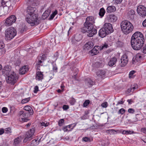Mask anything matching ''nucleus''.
<instances>
[{"label": "nucleus", "mask_w": 146, "mask_h": 146, "mask_svg": "<svg viewBox=\"0 0 146 146\" xmlns=\"http://www.w3.org/2000/svg\"><path fill=\"white\" fill-rule=\"evenodd\" d=\"M135 11L133 9H131L129 12V15H133L135 14Z\"/></svg>", "instance_id": "nucleus-57"}, {"label": "nucleus", "mask_w": 146, "mask_h": 146, "mask_svg": "<svg viewBox=\"0 0 146 146\" xmlns=\"http://www.w3.org/2000/svg\"><path fill=\"white\" fill-rule=\"evenodd\" d=\"M35 129L33 126L26 133L25 137L23 140L24 143H27L33 139V136L35 132Z\"/></svg>", "instance_id": "nucleus-6"}, {"label": "nucleus", "mask_w": 146, "mask_h": 146, "mask_svg": "<svg viewBox=\"0 0 146 146\" xmlns=\"http://www.w3.org/2000/svg\"><path fill=\"white\" fill-rule=\"evenodd\" d=\"M95 20L94 17L90 16L87 17L85 23L94 25L95 23Z\"/></svg>", "instance_id": "nucleus-20"}, {"label": "nucleus", "mask_w": 146, "mask_h": 146, "mask_svg": "<svg viewBox=\"0 0 146 146\" xmlns=\"http://www.w3.org/2000/svg\"><path fill=\"white\" fill-rule=\"evenodd\" d=\"M74 125H73V126L72 127V128H71V129H68V128L67 126L64 127L62 129L64 131H71V130H72L73 129L74 127L76 126V123H74Z\"/></svg>", "instance_id": "nucleus-30"}, {"label": "nucleus", "mask_w": 146, "mask_h": 146, "mask_svg": "<svg viewBox=\"0 0 146 146\" xmlns=\"http://www.w3.org/2000/svg\"><path fill=\"white\" fill-rule=\"evenodd\" d=\"M101 46L102 50L106 49L109 47L108 44L106 43L104 44H102Z\"/></svg>", "instance_id": "nucleus-44"}, {"label": "nucleus", "mask_w": 146, "mask_h": 146, "mask_svg": "<svg viewBox=\"0 0 146 146\" xmlns=\"http://www.w3.org/2000/svg\"><path fill=\"white\" fill-rule=\"evenodd\" d=\"M1 4L2 6L0 7V9L2 7L4 8L5 7H7L8 9H9L11 5V4L10 1H5L4 0H1ZM2 15L0 14V16H1Z\"/></svg>", "instance_id": "nucleus-17"}, {"label": "nucleus", "mask_w": 146, "mask_h": 146, "mask_svg": "<svg viewBox=\"0 0 146 146\" xmlns=\"http://www.w3.org/2000/svg\"><path fill=\"white\" fill-rule=\"evenodd\" d=\"M137 12L138 14L142 17L146 16V8L142 5H139L138 6Z\"/></svg>", "instance_id": "nucleus-10"}, {"label": "nucleus", "mask_w": 146, "mask_h": 146, "mask_svg": "<svg viewBox=\"0 0 146 146\" xmlns=\"http://www.w3.org/2000/svg\"><path fill=\"white\" fill-rule=\"evenodd\" d=\"M117 131L113 129L107 130L106 131V132L109 133L110 134H114Z\"/></svg>", "instance_id": "nucleus-39"}, {"label": "nucleus", "mask_w": 146, "mask_h": 146, "mask_svg": "<svg viewBox=\"0 0 146 146\" xmlns=\"http://www.w3.org/2000/svg\"><path fill=\"white\" fill-rule=\"evenodd\" d=\"M125 110L124 108H122L118 111V114L123 115L125 113Z\"/></svg>", "instance_id": "nucleus-40"}, {"label": "nucleus", "mask_w": 146, "mask_h": 146, "mask_svg": "<svg viewBox=\"0 0 146 146\" xmlns=\"http://www.w3.org/2000/svg\"><path fill=\"white\" fill-rule=\"evenodd\" d=\"M27 30V27L25 25L22 26L21 28H20L19 30L20 32L21 33L26 32Z\"/></svg>", "instance_id": "nucleus-33"}, {"label": "nucleus", "mask_w": 146, "mask_h": 146, "mask_svg": "<svg viewBox=\"0 0 146 146\" xmlns=\"http://www.w3.org/2000/svg\"><path fill=\"white\" fill-rule=\"evenodd\" d=\"M57 13L58 12L57 10H56L55 11L53 12L51 15L48 18V19L49 20H51L53 19L55 16L57 14Z\"/></svg>", "instance_id": "nucleus-34"}, {"label": "nucleus", "mask_w": 146, "mask_h": 146, "mask_svg": "<svg viewBox=\"0 0 146 146\" xmlns=\"http://www.w3.org/2000/svg\"><path fill=\"white\" fill-rule=\"evenodd\" d=\"M57 69L58 68L56 65L55 66H53V70L54 72H57Z\"/></svg>", "instance_id": "nucleus-62"}, {"label": "nucleus", "mask_w": 146, "mask_h": 146, "mask_svg": "<svg viewBox=\"0 0 146 146\" xmlns=\"http://www.w3.org/2000/svg\"><path fill=\"white\" fill-rule=\"evenodd\" d=\"M64 120L63 119H60L58 122V125L60 126H62L64 124Z\"/></svg>", "instance_id": "nucleus-41"}, {"label": "nucleus", "mask_w": 146, "mask_h": 146, "mask_svg": "<svg viewBox=\"0 0 146 146\" xmlns=\"http://www.w3.org/2000/svg\"><path fill=\"white\" fill-rule=\"evenodd\" d=\"M141 131L143 133L146 134V128L143 127L141 129Z\"/></svg>", "instance_id": "nucleus-63"}, {"label": "nucleus", "mask_w": 146, "mask_h": 146, "mask_svg": "<svg viewBox=\"0 0 146 146\" xmlns=\"http://www.w3.org/2000/svg\"><path fill=\"white\" fill-rule=\"evenodd\" d=\"M76 102L75 99L73 98L72 97L70 101L69 102L70 104L72 105H74Z\"/></svg>", "instance_id": "nucleus-42"}, {"label": "nucleus", "mask_w": 146, "mask_h": 146, "mask_svg": "<svg viewBox=\"0 0 146 146\" xmlns=\"http://www.w3.org/2000/svg\"><path fill=\"white\" fill-rule=\"evenodd\" d=\"M2 111L3 113H5L8 111V109L7 108L4 107L2 108Z\"/></svg>", "instance_id": "nucleus-56"}, {"label": "nucleus", "mask_w": 146, "mask_h": 146, "mask_svg": "<svg viewBox=\"0 0 146 146\" xmlns=\"http://www.w3.org/2000/svg\"><path fill=\"white\" fill-rule=\"evenodd\" d=\"M30 99V98L29 97L23 99L21 101V103L24 104L28 102L29 101Z\"/></svg>", "instance_id": "nucleus-38"}, {"label": "nucleus", "mask_w": 146, "mask_h": 146, "mask_svg": "<svg viewBox=\"0 0 146 146\" xmlns=\"http://www.w3.org/2000/svg\"><path fill=\"white\" fill-rule=\"evenodd\" d=\"M82 141L85 142H90L91 141L90 139L87 137H83L82 140Z\"/></svg>", "instance_id": "nucleus-37"}, {"label": "nucleus", "mask_w": 146, "mask_h": 146, "mask_svg": "<svg viewBox=\"0 0 146 146\" xmlns=\"http://www.w3.org/2000/svg\"><path fill=\"white\" fill-rule=\"evenodd\" d=\"M90 101L89 100H86L83 104V106L86 107L87 106L90 104Z\"/></svg>", "instance_id": "nucleus-43"}, {"label": "nucleus", "mask_w": 146, "mask_h": 146, "mask_svg": "<svg viewBox=\"0 0 146 146\" xmlns=\"http://www.w3.org/2000/svg\"><path fill=\"white\" fill-rule=\"evenodd\" d=\"M122 1L123 0H113V1L114 3L118 4L121 3Z\"/></svg>", "instance_id": "nucleus-51"}, {"label": "nucleus", "mask_w": 146, "mask_h": 146, "mask_svg": "<svg viewBox=\"0 0 146 146\" xmlns=\"http://www.w3.org/2000/svg\"><path fill=\"white\" fill-rule=\"evenodd\" d=\"M142 25L143 27H146V19L143 21Z\"/></svg>", "instance_id": "nucleus-64"}, {"label": "nucleus", "mask_w": 146, "mask_h": 146, "mask_svg": "<svg viewBox=\"0 0 146 146\" xmlns=\"http://www.w3.org/2000/svg\"><path fill=\"white\" fill-rule=\"evenodd\" d=\"M2 70V73L7 75H9L12 72H13L11 71V67L8 65L5 66Z\"/></svg>", "instance_id": "nucleus-14"}, {"label": "nucleus", "mask_w": 146, "mask_h": 146, "mask_svg": "<svg viewBox=\"0 0 146 146\" xmlns=\"http://www.w3.org/2000/svg\"><path fill=\"white\" fill-rule=\"evenodd\" d=\"M16 19L15 15H11L6 19L4 24L6 26H10L15 23Z\"/></svg>", "instance_id": "nucleus-9"}, {"label": "nucleus", "mask_w": 146, "mask_h": 146, "mask_svg": "<svg viewBox=\"0 0 146 146\" xmlns=\"http://www.w3.org/2000/svg\"><path fill=\"white\" fill-rule=\"evenodd\" d=\"M82 36L80 34H77L75 35L74 37L72 38L71 42L73 44L77 46L78 43L82 39Z\"/></svg>", "instance_id": "nucleus-11"}, {"label": "nucleus", "mask_w": 146, "mask_h": 146, "mask_svg": "<svg viewBox=\"0 0 146 146\" xmlns=\"http://www.w3.org/2000/svg\"><path fill=\"white\" fill-rule=\"evenodd\" d=\"M105 12V10L103 8H102L100 9L99 15L100 18H102L104 16Z\"/></svg>", "instance_id": "nucleus-29"}, {"label": "nucleus", "mask_w": 146, "mask_h": 146, "mask_svg": "<svg viewBox=\"0 0 146 146\" xmlns=\"http://www.w3.org/2000/svg\"><path fill=\"white\" fill-rule=\"evenodd\" d=\"M117 61V59L115 57H113L109 59L108 62V65L110 67H112L115 65Z\"/></svg>", "instance_id": "nucleus-19"}, {"label": "nucleus", "mask_w": 146, "mask_h": 146, "mask_svg": "<svg viewBox=\"0 0 146 146\" xmlns=\"http://www.w3.org/2000/svg\"><path fill=\"white\" fill-rule=\"evenodd\" d=\"M58 56V52H56L55 54H54L53 57L54 58H56V60Z\"/></svg>", "instance_id": "nucleus-60"}, {"label": "nucleus", "mask_w": 146, "mask_h": 146, "mask_svg": "<svg viewBox=\"0 0 146 146\" xmlns=\"http://www.w3.org/2000/svg\"><path fill=\"white\" fill-rule=\"evenodd\" d=\"M94 66L97 68L102 67L103 66V65L102 63L97 62L95 63Z\"/></svg>", "instance_id": "nucleus-35"}, {"label": "nucleus", "mask_w": 146, "mask_h": 146, "mask_svg": "<svg viewBox=\"0 0 146 146\" xmlns=\"http://www.w3.org/2000/svg\"><path fill=\"white\" fill-rule=\"evenodd\" d=\"M94 46V43L92 41H88L84 45V47L86 49L89 50L92 48Z\"/></svg>", "instance_id": "nucleus-22"}, {"label": "nucleus", "mask_w": 146, "mask_h": 146, "mask_svg": "<svg viewBox=\"0 0 146 146\" xmlns=\"http://www.w3.org/2000/svg\"><path fill=\"white\" fill-rule=\"evenodd\" d=\"M106 72L103 70H100L97 72V75L98 76H101L103 77L105 76Z\"/></svg>", "instance_id": "nucleus-27"}, {"label": "nucleus", "mask_w": 146, "mask_h": 146, "mask_svg": "<svg viewBox=\"0 0 146 146\" xmlns=\"http://www.w3.org/2000/svg\"><path fill=\"white\" fill-rule=\"evenodd\" d=\"M24 110L26 111L25 112L29 113L31 114H33V111L32 108L29 106H26L24 107Z\"/></svg>", "instance_id": "nucleus-25"}, {"label": "nucleus", "mask_w": 146, "mask_h": 146, "mask_svg": "<svg viewBox=\"0 0 146 146\" xmlns=\"http://www.w3.org/2000/svg\"><path fill=\"white\" fill-rule=\"evenodd\" d=\"M50 10L49 9L46 10L42 15V19L43 20H44L47 18L50 15Z\"/></svg>", "instance_id": "nucleus-24"}, {"label": "nucleus", "mask_w": 146, "mask_h": 146, "mask_svg": "<svg viewBox=\"0 0 146 146\" xmlns=\"http://www.w3.org/2000/svg\"><path fill=\"white\" fill-rule=\"evenodd\" d=\"M101 106L102 107L106 108L108 106V103L107 102H105L102 104Z\"/></svg>", "instance_id": "nucleus-54"}, {"label": "nucleus", "mask_w": 146, "mask_h": 146, "mask_svg": "<svg viewBox=\"0 0 146 146\" xmlns=\"http://www.w3.org/2000/svg\"><path fill=\"white\" fill-rule=\"evenodd\" d=\"M94 47L97 50H98V51L99 50H102L101 45L100 46H96Z\"/></svg>", "instance_id": "nucleus-50"}, {"label": "nucleus", "mask_w": 146, "mask_h": 146, "mask_svg": "<svg viewBox=\"0 0 146 146\" xmlns=\"http://www.w3.org/2000/svg\"><path fill=\"white\" fill-rule=\"evenodd\" d=\"M29 68L27 66H24L21 67L19 70V74H25L29 70Z\"/></svg>", "instance_id": "nucleus-18"}, {"label": "nucleus", "mask_w": 146, "mask_h": 146, "mask_svg": "<svg viewBox=\"0 0 146 146\" xmlns=\"http://www.w3.org/2000/svg\"><path fill=\"white\" fill-rule=\"evenodd\" d=\"M69 108V106L68 105H64L62 106V108L64 110H66Z\"/></svg>", "instance_id": "nucleus-55"}, {"label": "nucleus", "mask_w": 146, "mask_h": 146, "mask_svg": "<svg viewBox=\"0 0 146 146\" xmlns=\"http://www.w3.org/2000/svg\"><path fill=\"white\" fill-rule=\"evenodd\" d=\"M103 28H105V31H106L109 34L112 33L114 31L112 25L109 23H105Z\"/></svg>", "instance_id": "nucleus-12"}, {"label": "nucleus", "mask_w": 146, "mask_h": 146, "mask_svg": "<svg viewBox=\"0 0 146 146\" xmlns=\"http://www.w3.org/2000/svg\"><path fill=\"white\" fill-rule=\"evenodd\" d=\"M5 133H11V129L10 128H7L5 129Z\"/></svg>", "instance_id": "nucleus-53"}, {"label": "nucleus", "mask_w": 146, "mask_h": 146, "mask_svg": "<svg viewBox=\"0 0 146 146\" xmlns=\"http://www.w3.org/2000/svg\"><path fill=\"white\" fill-rule=\"evenodd\" d=\"M17 31L13 27H11L7 29L5 32V39L7 40H11L16 35Z\"/></svg>", "instance_id": "nucleus-5"}, {"label": "nucleus", "mask_w": 146, "mask_h": 146, "mask_svg": "<svg viewBox=\"0 0 146 146\" xmlns=\"http://www.w3.org/2000/svg\"><path fill=\"white\" fill-rule=\"evenodd\" d=\"M131 131L128 130H124L122 132V133L123 134H131L132 133L131 132Z\"/></svg>", "instance_id": "nucleus-45"}, {"label": "nucleus", "mask_w": 146, "mask_h": 146, "mask_svg": "<svg viewBox=\"0 0 146 146\" xmlns=\"http://www.w3.org/2000/svg\"><path fill=\"white\" fill-rule=\"evenodd\" d=\"M144 41L145 39L143 34L137 31L131 37V45L134 50H139L143 47Z\"/></svg>", "instance_id": "nucleus-2"}, {"label": "nucleus", "mask_w": 146, "mask_h": 146, "mask_svg": "<svg viewBox=\"0 0 146 146\" xmlns=\"http://www.w3.org/2000/svg\"><path fill=\"white\" fill-rule=\"evenodd\" d=\"M21 142V137H18L14 139L13 144L15 146H17L19 145Z\"/></svg>", "instance_id": "nucleus-26"}, {"label": "nucleus", "mask_w": 146, "mask_h": 146, "mask_svg": "<svg viewBox=\"0 0 146 146\" xmlns=\"http://www.w3.org/2000/svg\"><path fill=\"white\" fill-rule=\"evenodd\" d=\"M46 57L44 54H43L42 56L39 57L38 58L40 60H42L43 62L44 60L46 59Z\"/></svg>", "instance_id": "nucleus-49"}, {"label": "nucleus", "mask_w": 146, "mask_h": 146, "mask_svg": "<svg viewBox=\"0 0 146 146\" xmlns=\"http://www.w3.org/2000/svg\"><path fill=\"white\" fill-rule=\"evenodd\" d=\"M135 111V110L132 108H129L128 110V112L129 113H133Z\"/></svg>", "instance_id": "nucleus-52"}, {"label": "nucleus", "mask_w": 146, "mask_h": 146, "mask_svg": "<svg viewBox=\"0 0 146 146\" xmlns=\"http://www.w3.org/2000/svg\"><path fill=\"white\" fill-rule=\"evenodd\" d=\"M33 114H31L29 113L25 112L23 111H20L18 115L21 121L23 122H27L30 120L29 118Z\"/></svg>", "instance_id": "nucleus-7"}, {"label": "nucleus", "mask_w": 146, "mask_h": 146, "mask_svg": "<svg viewBox=\"0 0 146 146\" xmlns=\"http://www.w3.org/2000/svg\"><path fill=\"white\" fill-rule=\"evenodd\" d=\"M90 52L91 53V54L92 56H93L99 53V52L94 47L90 51Z\"/></svg>", "instance_id": "nucleus-31"}, {"label": "nucleus", "mask_w": 146, "mask_h": 146, "mask_svg": "<svg viewBox=\"0 0 146 146\" xmlns=\"http://www.w3.org/2000/svg\"><path fill=\"white\" fill-rule=\"evenodd\" d=\"M120 63H119L120 66L121 67H124L125 66L128 62V60L127 56L126 54H123L121 59Z\"/></svg>", "instance_id": "nucleus-13"}, {"label": "nucleus", "mask_w": 146, "mask_h": 146, "mask_svg": "<svg viewBox=\"0 0 146 146\" xmlns=\"http://www.w3.org/2000/svg\"><path fill=\"white\" fill-rule=\"evenodd\" d=\"M5 46L3 42H0V49L3 48Z\"/></svg>", "instance_id": "nucleus-61"}, {"label": "nucleus", "mask_w": 146, "mask_h": 146, "mask_svg": "<svg viewBox=\"0 0 146 146\" xmlns=\"http://www.w3.org/2000/svg\"><path fill=\"white\" fill-rule=\"evenodd\" d=\"M138 56H136L135 58L133 57L132 60V62L133 64H134L136 62H137V60L136 59L137 57Z\"/></svg>", "instance_id": "nucleus-58"}, {"label": "nucleus", "mask_w": 146, "mask_h": 146, "mask_svg": "<svg viewBox=\"0 0 146 146\" xmlns=\"http://www.w3.org/2000/svg\"><path fill=\"white\" fill-rule=\"evenodd\" d=\"M115 7L112 6H108L106 9L107 12L108 13H111L115 11Z\"/></svg>", "instance_id": "nucleus-28"}, {"label": "nucleus", "mask_w": 146, "mask_h": 146, "mask_svg": "<svg viewBox=\"0 0 146 146\" xmlns=\"http://www.w3.org/2000/svg\"><path fill=\"white\" fill-rule=\"evenodd\" d=\"M120 26L123 33L125 35H127L133 30L134 27L129 21L125 20L123 21L120 24Z\"/></svg>", "instance_id": "nucleus-4"}, {"label": "nucleus", "mask_w": 146, "mask_h": 146, "mask_svg": "<svg viewBox=\"0 0 146 146\" xmlns=\"http://www.w3.org/2000/svg\"><path fill=\"white\" fill-rule=\"evenodd\" d=\"M135 72V71L132 70L129 72V78H133V75Z\"/></svg>", "instance_id": "nucleus-46"}, {"label": "nucleus", "mask_w": 146, "mask_h": 146, "mask_svg": "<svg viewBox=\"0 0 146 146\" xmlns=\"http://www.w3.org/2000/svg\"><path fill=\"white\" fill-rule=\"evenodd\" d=\"M105 28L103 27L101 28L99 31V35L101 38H104L109 34L105 31Z\"/></svg>", "instance_id": "nucleus-16"}, {"label": "nucleus", "mask_w": 146, "mask_h": 146, "mask_svg": "<svg viewBox=\"0 0 146 146\" xmlns=\"http://www.w3.org/2000/svg\"><path fill=\"white\" fill-rule=\"evenodd\" d=\"M21 63V61L19 59L17 60L15 63V65L16 66H19Z\"/></svg>", "instance_id": "nucleus-48"}, {"label": "nucleus", "mask_w": 146, "mask_h": 146, "mask_svg": "<svg viewBox=\"0 0 146 146\" xmlns=\"http://www.w3.org/2000/svg\"><path fill=\"white\" fill-rule=\"evenodd\" d=\"M28 7L26 11L25 20L27 22L31 24L32 26L38 25L40 23V18L38 17V15L35 7L36 3L34 0H29L27 3Z\"/></svg>", "instance_id": "nucleus-1"}, {"label": "nucleus", "mask_w": 146, "mask_h": 146, "mask_svg": "<svg viewBox=\"0 0 146 146\" xmlns=\"http://www.w3.org/2000/svg\"><path fill=\"white\" fill-rule=\"evenodd\" d=\"M34 92L35 93H36L38 90V88L37 86H35L34 88Z\"/></svg>", "instance_id": "nucleus-59"}, {"label": "nucleus", "mask_w": 146, "mask_h": 146, "mask_svg": "<svg viewBox=\"0 0 146 146\" xmlns=\"http://www.w3.org/2000/svg\"><path fill=\"white\" fill-rule=\"evenodd\" d=\"M108 20L109 22L114 23L117 21V18L116 16L113 14H111L108 16Z\"/></svg>", "instance_id": "nucleus-15"}, {"label": "nucleus", "mask_w": 146, "mask_h": 146, "mask_svg": "<svg viewBox=\"0 0 146 146\" xmlns=\"http://www.w3.org/2000/svg\"><path fill=\"white\" fill-rule=\"evenodd\" d=\"M117 46L122 47L123 46V42L121 40H118L116 43Z\"/></svg>", "instance_id": "nucleus-36"}, {"label": "nucleus", "mask_w": 146, "mask_h": 146, "mask_svg": "<svg viewBox=\"0 0 146 146\" xmlns=\"http://www.w3.org/2000/svg\"><path fill=\"white\" fill-rule=\"evenodd\" d=\"M85 82L89 87H91L94 84V83L93 80L90 78L86 79Z\"/></svg>", "instance_id": "nucleus-23"}, {"label": "nucleus", "mask_w": 146, "mask_h": 146, "mask_svg": "<svg viewBox=\"0 0 146 146\" xmlns=\"http://www.w3.org/2000/svg\"><path fill=\"white\" fill-rule=\"evenodd\" d=\"M40 124L42 126H44L45 127H46L49 125V122L45 123L44 122H42L40 123Z\"/></svg>", "instance_id": "nucleus-47"}, {"label": "nucleus", "mask_w": 146, "mask_h": 146, "mask_svg": "<svg viewBox=\"0 0 146 146\" xmlns=\"http://www.w3.org/2000/svg\"><path fill=\"white\" fill-rule=\"evenodd\" d=\"M36 79L38 80H42L43 78V74L42 72L40 71L36 72Z\"/></svg>", "instance_id": "nucleus-21"}, {"label": "nucleus", "mask_w": 146, "mask_h": 146, "mask_svg": "<svg viewBox=\"0 0 146 146\" xmlns=\"http://www.w3.org/2000/svg\"><path fill=\"white\" fill-rule=\"evenodd\" d=\"M8 75L7 79L6 80L7 82L12 84H14L18 79L17 75L15 72H13Z\"/></svg>", "instance_id": "nucleus-8"}, {"label": "nucleus", "mask_w": 146, "mask_h": 146, "mask_svg": "<svg viewBox=\"0 0 146 146\" xmlns=\"http://www.w3.org/2000/svg\"><path fill=\"white\" fill-rule=\"evenodd\" d=\"M83 25V27L80 28V31L83 33H88L87 35L88 36L92 37L97 33V30L94 28V25L85 22Z\"/></svg>", "instance_id": "nucleus-3"}, {"label": "nucleus", "mask_w": 146, "mask_h": 146, "mask_svg": "<svg viewBox=\"0 0 146 146\" xmlns=\"http://www.w3.org/2000/svg\"><path fill=\"white\" fill-rule=\"evenodd\" d=\"M38 141L37 139H35L33 140L31 142V146H34L38 145Z\"/></svg>", "instance_id": "nucleus-32"}]
</instances>
